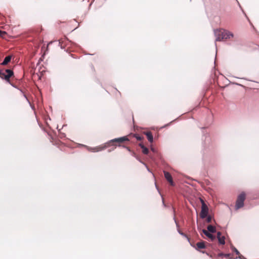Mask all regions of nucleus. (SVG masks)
I'll use <instances>...</instances> for the list:
<instances>
[{
  "label": "nucleus",
  "mask_w": 259,
  "mask_h": 259,
  "mask_svg": "<svg viewBox=\"0 0 259 259\" xmlns=\"http://www.w3.org/2000/svg\"><path fill=\"white\" fill-rule=\"evenodd\" d=\"M128 141H130V139H128V136H124L118 138H115L109 141L103 145L96 147L95 149H96V151H100L111 146H114L113 149H115L117 146H120L123 142Z\"/></svg>",
  "instance_id": "f257e3e1"
},
{
  "label": "nucleus",
  "mask_w": 259,
  "mask_h": 259,
  "mask_svg": "<svg viewBox=\"0 0 259 259\" xmlns=\"http://www.w3.org/2000/svg\"><path fill=\"white\" fill-rule=\"evenodd\" d=\"M14 76V72L11 69H0V78L10 82V79Z\"/></svg>",
  "instance_id": "f03ea898"
},
{
  "label": "nucleus",
  "mask_w": 259,
  "mask_h": 259,
  "mask_svg": "<svg viewBox=\"0 0 259 259\" xmlns=\"http://www.w3.org/2000/svg\"><path fill=\"white\" fill-rule=\"evenodd\" d=\"M245 194L244 192L239 194L237 197L235 207L236 209H238L244 206V201L245 199Z\"/></svg>",
  "instance_id": "7ed1b4c3"
},
{
  "label": "nucleus",
  "mask_w": 259,
  "mask_h": 259,
  "mask_svg": "<svg viewBox=\"0 0 259 259\" xmlns=\"http://www.w3.org/2000/svg\"><path fill=\"white\" fill-rule=\"evenodd\" d=\"M225 29H220L214 30V34L216 37V41L224 40Z\"/></svg>",
  "instance_id": "20e7f679"
},
{
  "label": "nucleus",
  "mask_w": 259,
  "mask_h": 259,
  "mask_svg": "<svg viewBox=\"0 0 259 259\" xmlns=\"http://www.w3.org/2000/svg\"><path fill=\"white\" fill-rule=\"evenodd\" d=\"M208 213V207L207 205L205 204L204 201L202 200V206H201V211L200 213V216L202 219H204L206 217Z\"/></svg>",
  "instance_id": "39448f33"
},
{
  "label": "nucleus",
  "mask_w": 259,
  "mask_h": 259,
  "mask_svg": "<svg viewBox=\"0 0 259 259\" xmlns=\"http://www.w3.org/2000/svg\"><path fill=\"white\" fill-rule=\"evenodd\" d=\"M164 175L165 178L168 182L169 184L171 186H174L175 185V183L173 182L172 177L170 173L167 171H164Z\"/></svg>",
  "instance_id": "423d86ee"
},
{
  "label": "nucleus",
  "mask_w": 259,
  "mask_h": 259,
  "mask_svg": "<svg viewBox=\"0 0 259 259\" xmlns=\"http://www.w3.org/2000/svg\"><path fill=\"white\" fill-rule=\"evenodd\" d=\"M206 244H209L208 243H206L205 242H204L203 241L198 242L196 244V246L195 247L196 249H197L198 250H200L201 249H204L206 247Z\"/></svg>",
  "instance_id": "0eeeda50"
},
{
  "label": "nucleus",
  "mask_w": 259,
  "mask_h": 259,
  "mask_svg": "<svg viewBox=\"0 0 259 259\" xmlns=\"http://www.w3.org/2000/svg\"><path fill=\"white\" fill-rule=\"evenodd\" d=\"M202 232L210 240L212 241L215 239V236L208 232L207 230L203 229Z\"/></svg>",
  "instance_id": "6e6552de"
},
{
  "label": "nucleus",
  "mask_w": 259,
  "mask_h": 259,
  "mask_svg": "<svg viewBox=\"0 0 259 259\" xmlns=\"http://www.w3.org/2000/svg\"><path fill=\"white\" fill-rule=\"evenodd\" d=\"M233 36H234V35L232 32H231L228 30H225V33H224V39L225 40L232 38V37H233Z\"/></svg>",
  "instance_id": "1a4fd4ad"
},
{
  "label": "nucleus",
  "mask_w": 259,
  "mask_h": 259,
  "mask_svg": "<svg viewBox=\"0 0 259 259\" xmlns=\"http://www.w3.org/2000/svg\"><path fill=\"white\" fill-rule=\"evenodd\" d=\"M144 134L147 136V139L150 143L153 142V137L151 132H144Z\"/></svg>",
  "instance_id": "9d476101"
},
{
  "label": "nucleus",
  "mask_w": 259,
  "mask_h": 259,
  "mask_svg": "<svg viewBox=\"0 0 259 259\" xmlns=\"http://www.w3.org/2000/svg\"><path fill=\"white\" fill-rule=\"evenodd\" d=\"M12 56H7L3 62L1 63L2 65L5 66L7 65L11 60Z\"/></svg>",
  "instance_id": "9b49d317"
},
{
  "label": "nucleus",
  "mask_w": 259,
  "mask_h": 259,
  "mask_svg": "<svg viewBox=\"0 0 259 259\" xmlns=\"http://www.w3.org/2000/svg\"><path fill=\"white\" fill-rule=\"evenodd\" d=\"M139 146L142 149V152L145 154H147L149 153V150L146 148L142 143L139 144Z\"/></svg>",
  "instance_id": "f8f14e48"
},
{
  "label": "nucleus",
  "mask_w": 259,
  "mask_h": 259,
  "mask_svg": "<svg viewBox=\"0 0 259 259\" xmlns=\"http://www.w3.org/2000/svg\"><path fill=\"white\" fill-rule=\"evenodd\" d=\"M207 231L210 233H214L216 231L215 227L212 225H208L207 226Z\"/></svg>",
  "instance_id": "ddd939ff"
},
{
  "label": "nucleus",
  "mask_w": 259,
  "mask_h": 259,
  "mask_svg": "<svg viewBox=\"0 0 259 259\" xmlns=\"http://www.w3.org/2000/svg\"><path fill=\"white\" fill-rule=\"evenodd\" d=\"M218 239L219 242L220 244L224 245L225 244V238L224 236H222V237L219 238Z\"/></svg>",
  "instance_id": "4468645a"
},
{
  "label": "nucleus",
  "mask_w": 259,
  "mask_h": 259,
  "mask_svg": "<svg viewBox=\"0 0 259 259\" xmlns=\"http://www.w3.org/2000/svg\"><path fill=\"white\" fill-rule=\"evenodd\" d=\"M133 137H135L138 141H142L143 139V137L139 136V135H134Z\"/></svg>",
  "instance_id": "2eb2a0df"
},
{
  "label": "nucleus",
  "mask_w": 259,
  "mask_h": 259,
  "mask_svg": "<svg viewBox=\"0 0 259 259\" xmlns=\"http://www.w3.org/2000/svg\"><path fill=\"white\" fill-rule=\"evenodd\" d=\"M232 255L231 254H224V257L226 258H229V259H232L233 257Z\"/></svg>",
  "instance_id": "dca6fc26"
},
{
  "label": "nucleus",
  "mask_w": 259,
  "mask_h": 259,
  "mask_svg": "<svg viewBox=\"0 0 259 259\" xmlns=\"http://www.w3.org/2000/svg\"><path fill=\"white\" fill-rule=\"evenodd\" d=\"M233 250L235 252H236V253L237 254H238V255H239V254H240V253H239V251H238V250L236 248L233 247Z\"/></svg>",
  "instance_id": "f3484780"
},
{
  "label": "nucleus",
  "mask_w": 259,
  "mask_h": 259,
  "mask_svg": "<svg viewBox=\"0 0 259 259\" xmlns=\"http://www.w3.org/2000/svg\"><path fill=\"white\" fill-rule=\"evenodd\" d=\"M206 221L207 223H210L211 221V218L209 216L207 218Z\"/></svg>",
  "instance_id": "a211bd4d"
},
{
  "label": "nucleus",
  "mask_w": 259,
  "mask_h": 259,
  "mask_svg": "<svg viewBox=\"0 0 259 259\" xmlns=\"http://www.w3.org/2000/svg\"><path fill=\"white\" fill-rule=\"evenodd\" d=\"M222 233H221V232H218L217 233V238H218V239L219 238H220V237H222Z\"/></svg>",
  "instance_id": "6ab92c4d"
},
{
  "label": "nucleus",
  "mask_w": 259,
  "mask_h": 259,
  "mask_svg": "<svg viewBox=\"0 0 259 259\" xmlns=\"http://www.w3.org/2000/svg\"><path fill=\"white\" fill-rule=\"evenodd\" d=\"M218 256H224V253H220L218 254Z\"/></svg>",
  "instance_id": "aec40b11"
},
{
  "label": "nucleus",
  "mask_w": 259,
  "mask_h": 259,
  "mask_svg": "<svg viewBox=\"0 0 259 259\" xmlns=\"http://www.w3.org/2000/svg\"><path fill=\"white\" fill-rule=\"evenodd\" d=\"M6 34V32H5V33H0V36H2V37H4V35H5Z\"/></svg>",
  "instance_id": "412c9836"
},
{
  "label": "nucleus",
  "mask_w": 259,
  "mask_h": 259,
  "mask_svg": "<svg viewBox=\"0 0 259 259\" xmlns=\"http://www.w3.org/2000/svg\"><path fill=\"white\" fill-rule=\"evenodd\" d=\"M126 148L127 149V150L128 151H131V150H130V148H129V147H126Z\"/></svg>",
  "instance_id": "4be33fe9"
},
{
  "label": "nucleus",
  "mask_w": 259,
  "mask_h": 259,
  "mask_svg": "<svg viewBox=\"0 0 259 259\" xmlns=\"http://www.w3.org/2000/svg\"><path fill=\"white\" fill-rule=\"evenodd\" d=\"M0 33H5V31H3L0 30Z\"/></svg>",
  "instance_id": "5701e85b"
}]
</instances>
